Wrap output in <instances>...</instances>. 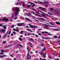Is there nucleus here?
Returning a JSON list of instances; mask_svg holds the SVG:
<instances>
[{
	"label": "nucleus",
	"mask_w": 60,
	"mask_h": 60,
	"mask_svg": "<svg viewBox=\"0 0 60 60\" xmlns=\"http://www.w3.org/2000/svg\"><path fill=\"white\" fill-rule=\"evenodd\" d=\"M14 9H15V11L16 12H15V14L16 16H17V15H19V8L17 7H16L14 8Z\"/></svg>",
	"instance_id": "1"
},
{
	"label": "nucleus",
	"mask_w": 60,
	"mask_h": 60,
	"mask_svg": "<svg viewBox=\"0 0 60 60\" xmlns=\"http://www.w3.org/2000/svg\"><path fill=\"white\" fill-rule=\"evenodd\" d=\"M27 55L28 56V57L26 58V60H29V59H30L31 58V56L30 55H29V53H28Z\"/></svg>",
	"instance_id": "2"
},
{
	"label": "nucleus",
	"mask_w": 60,
	"mask_h": 60,
	"mask_svg": "<svg viewBox=\"0 0 60 60\" xmlns=\"http://www.w3.org/2000/svg\"><path fill=\"white\" fill-rule=\"evenodd\" d=\"M28 25L30 26V27L31 28H37L38 27L37 26H33V25L30 24H28Z\"/></svg>",
	"instance_id": "3"
},
{
	"label": "nucleus",
	"mask_w": 60,
	"mask_h": 60,
	"mask_svg": "<svg viewBox=\"0 0 60 60\" xmlns=\"http://www.w3.org/2000/svg\"><path fill=\"white\" fill-rule=\"evenodd\" d=\"M40 11V12H41V13H42V14H43V15H41V16H43L45 18H47V17L45 16V15H46V14H45V13H44V12H42L41 11Z\"/></svg>",
	"instance_id": "4"
},
{
	"label": "nucleus",
	"mask_w": 60,
	"mask_h": 60,
	"mask_svg": "<svg viewBox=\"0 0 60 60\" xmlns=\"http://www.w3.org/2000/svg\"><path fill=\"white\" fill-rule=\"evenodd\" d=\"M17 25L18 26H22L23 25V23H18L17 24Z\"/></svg>",
	"instance_id": "5"
},
{
	"label": "nucleus",
	"mask_w": 60,
	"mask_h": 60,
	"mask_svg": "<svg viewBox=\"0 0 60 60\" xmlns=\"http://www.w3.org/2000/svg\"><path fill=\"white\" fill-rule=\"evenodd\" d=\"M4 19H2L3 21H8V19H6L5 18H4Z\"/></svg>",
	"instance_id": "6"
},
{
	"label": "nucleus",
	"mask_w": 60,
	"mask_h": 60,
	"mask_svg": "<svg viewBox=\"0 0 60 60\" xmlns=\"http://www.w3.org/2000/svg\"><path fill=\"white\" fill-rule=\"evenodd\" d=\"M42 38L43 39H50V38H48L47 37H45V38H44V37L43 36L42 37Z\"/></svg>",
	"instance_id": "7"
},
{
	"label": "nucleus",
	"mask_w": 60,
	"mask_h": 60,
	"mask_svg": "<svg viewBox=\"0 0 60 60\" xmlns=\"http://www.w3.org/2000/svg\"><path fill=\"white\" fill-rule=\"evenodd\" d=\"M5 31H6V30L4 29H2L1 30L2 32H3V33H4Z\"/></svg>",
	"instance_id": "8"
},
{
	"label": "nucleus",
	"mask_w": 60,
	"mask_h": 60,
	"mask_svg": "<svg viewBox=\"0 0 60 60\" xmlns=\"http://www.w3.org/2000/svg\"><path fill=\"white\" fill-rule=\"evenodd\" d=\"M56 24L57 25H60V23L58 22H55Z\"/></svg>",
	"instance_id": "9"
},
{
	"label": "nucleus",
	"mask_w": 60,
	"mask_h": 60,
	"mask_svg": "<svg viewBox=\"0 0 60 60\" xmlns=\"http://www.w3.org/2000/svg\"><path fill=\"white\" fill-rule=\"evenodd\" d=\"M26 19L27 20H28V21H29V22H32V21L30 20V19H29L28 18H26Z\"/></svg>",
	"instance_id": "10"
},
{
	"label": "nucleus",
	"mask_w": 60,
	"mask_h": 60,
	"mask_svg": "<svg viewBox=\"0 0 60 60\" xmlns=\"http://www.w3.org/2000/svg\"><path fill=\"white\" fill-rule=\"evenodd\" d=\"M45 0H44V4H49V2H48L47 1H44Z\"/></svg>",
	"instance_id": "11"
},
{
	"label": "nucleus",
	"mask_w": 60,
	"mask_h": 60,
	"mask_svg": "<svg viewBox=\"0 0 60 60\" xmlns=\"http://www.w3.org/2000/svg\"><path fill=\"white\" fill-rule=\"evenodd\" d=\"M28 4H31L30 5H32V4H34V3H32L31 2H28Z\"/></svg>",
	"instance_id": "12"
},
{
	"label": "nucleus",
	"mask_w": 60,
	"mask_h": 60,
	"mask_svg": "<svg viewBox=\"0 0 60 60\" xmlns=\"http://www.w3.org/2000/svg\"><path fill=\"white\" fill-rule=\"evenodd\" d=\"M54 38H55V39H58L57 36L56 35L54 36L53 37Z\"/></svg>",
	"instance_id": "13"
},
{
	"label": "nucleus",
	"mask_w": 60,
	"mask_h": 60,
	"mask_svg": "<svg viewBox=\"0 0 60 60\" xmlns=\"http://www.w3.org/2000/svg\"><path fill=\"white\" fill-rule=\"evenodd\" d=\"M23 32H24L23 31V30H22L21 31V32L19 33V34H22L23 33Z\"/></svg>",
	"instance_id": "14"
},
{
	"label": "nucleus",
	"mask_w": 60,
	"mask_h": 60,
	"mask_svg": "<svg viewBox=\"0 0 60 60\" xmlns=\"http://www.w3.org/2000/svg\"><path fill=\"white\" fill-rule=\"evenodd\" d=\"M5 56H6V55H3L2 56H0V57L2 58L3 57H4Z\"/></svg>",
	"instance_id": "15"
},
{
	"label": "nucleus",
	"mask_w": 60,
	"mask_h": 60,
	"mask_svg": "<svg viewBox=\"0 0 60 60\" xmlns=\"http://www.w3.org/2000/svg\"><path fill=\"white\" fill-rule=\"evenodd\" d=\"M38 3L39 4H43V2H41V1L38 2Z\"/></svg>",
	"instance_id": "16"
},
{
	"label": "nucleus",
	"mask_w": 60,
	"mask_h": 60,
	"mask_svg": "<svg viewBox=\"0 0 60 60\" xmlns=\"http://www.w3.org/2000/svg\"><path fill=\"white\" fill-rule=\"evenodd\" d=\"M18 45H19V46H20V47H22V48L23 47L22 46V45H20V44H17V45L18 46Z\"/></svg>",
	"instance_id": "17"
},
{
	"label": "nucleus",
	"mask_w": 60,
	"mask_h": 60,
	"mask_svg": "<svg viewBox=\"0 0 60 60\" xmlns=\"http://www.w3.org/2000/svg\"><path fill=\"white\" fill-rule=\"evenodd\" d=\"M3 28L4 29H5L6 28V26L5 25H4V26H3Z\"/></svg>",
	"instance_id": "18"
},
{
	"label": "nucleus",
	"mask_w": 60,
	"mask_h": 60,
	"mask_svg": "<svg viewBox=\"0 0 60 60\" xmlns=\"http://www.w3.org/2000/svg\"><path fill=\"white\" fill-rule=\"evenodd\" d=\"M1 51L2 53H4V52H5V51H4V50H1Z\"/></svg>",
	"instance_id": "19"
},
{
	"label": "nucleus",
	"mask_w": 60,
	"mask_h": 60,
	"mask_svg": "<svg viewBox=\"0 0 60 60\" xmlns=\"http://www.w3.org/2000/svg\"><path fill=\"white\" fill-rule=\"evenodd\" d=\"M35 5H35V4H33V5H32V8H33V7H34V6H35Z\"/></svg>",
	"instance_id": "20"
},
{
	"label": "nucleus",
	"mask_w": 60,
	"mask_h": 60,
	"mask_svg": "<svg viewBox=\"0 0 60 60\" xmlns=\"http://www.w3.org/2000/svg\"><path fill=\"white\" fill-rule=\"evenodd\" d=\"M45 50H46V49L45 48V47H44V48L42 49V51H44Z\"/></svg>",
	"instance_id": "21"
},
{
	"label": "nucleus",
	"mask_w": 60,
	"mask_h": 60,
	"mask_svg": "<svg viewBox=\"0 0 60 60\" xmlns=\"http://www.w3.org/2000/svg\"><path fill=\"white\" fill-rule=\"evenodd\" d=\"M27 31H30L31 32H32V31H31V30H30L27 29Z\"/></svg>",
	"instance_id": "22"
},
{
	"label": "nucleus",
	"mask_w": 60,
	"mask_h": 60,
	"mask_svg": "<svg viewBox=\"0 0 60 60\" xmlns=\"http://www.w3.org/2000/svg\"><path fill=\"white\" fill-rule=\"evenodd\" d=\"M39 19H42V20H45V19H44L43 18H39Z\"/></svg>",
	"instance_id": "23"
},
{
	"label": "nucleus",
	"mask_w": 60,
	"mask_h": 60,
	"mask_svg": "<svg viewBox=\"0 0 60 60\" xmlns=\"http://www.w3.org/2000/svg\"><path fill=\"white\" fill-rule=\"evenodd\" d=\"M29 40H30L31 41H34V39L32 38H31V39H30Z\"/></svg>",
	"instance_id": "24"
},
{
	"label": "nucleus",
	"mask_w": 60,
	"mask_h": 60,
	"mask_svg": "<svg viewBox=\"0 0 60 60\" xmlns=\"http://www.w3.org/2000/svg\"><path fill=\"white\" fill-rule=\"evenodd\" d=\"M15 4L16 5H19V2H17V3Z\"/></svg>",
	"instance_id": "25"
},
{
	"label": "nucleus",
	"mask_w": 60,
	"mask_h": 60,
	"mask_svg": "<svg viewBox=\"0 0 60 60\" xmlns=\"http://www.w3.org/2000/svg\"><path fill=\"white\" fill-rule=\"evenodd\" d=\"M42 10H47L46 9H45L44 8H42Z\"/></svg>",
	"instance_id": "26"
},
{
	"label": "nucleus",
	"mask_w": 60,
	"mask_h": 60,
	"mask_svg": "<svg viewBox=\"0 0 60 60\" xmlns=\"http://www.w3.org/2000/svg\"><path fill=\"white\" fill-rule=\"evenodd\" d=\"M43 57H44V58H45V57H46V56L45 55H43Z\"/></svg>",
	"instance_id": "27"
},
{
	"label": "nucleus",
	"mask_w": 60,
	"mask_h": 60,
	"mask_svg": "<svg viewBox=\"0 0 60 60\" xmlns=\"http://www.w3.org/2000/svg\"><path fill=\"white\" fill-rule=\"evenodd\" d=\"M14 27V25H13L11 26V28H12L13 27Z\"/></svg>",
	"instance_id": "28"
},
{
	"label": "nucleus",
	"mask_w": 60,
	"mask_h": 60,
	"mask_svg": "<svg viewBox=\"0 0 60 60\" xmlns=\"http://www.w3.org/2000/svg\"><path fill=\"white\" fill-rule=\"evenodd\" d=\"M19 40L20 41H22V38H19Z\"/></svg>",
	"instance_id": "29"
},
{
	"label": "nucleus",
	"mask_w": 60,
	"mask_h": 60,
	"mask_svg": "<svg viewBox=\"0 0 60 60\" xmlns=\"http://www.w3.org/2000/svg\"><path fill=\"white\" fill-rule=\"evenodd\" d=\"M31 5H28L27 6V7L28 8H29V7H30V6H31Z\"/></svg>",
	"instance_id": "30"
},
{
	"label": "nucleus",
	"mask_w": 60,
	"mask_h": 60,
	"mask_svg": "<svg viewBox=\"0 0 60 60\" xmlns=\"http://www.w3.org/2000/svg\"><path fill=\"white\" fill-rule=\"evenodd\" d=\"M6 41H4L3 42V43H6Z\"/></svg>",
	"instance_id": "31"
},
{
	"label": "nucleus",
	"mask_w": 60,
	"mask_h": 60,
	"mask_svg": "<svg viewBox=\"0 0 60 60\" xmlns=\"http://www.w3.org/2000/svg\"><path fill=\"white\" fill-rule=\"evenodd\" d=\"M11 33V31H10L9 32L8 34L9 35H10V33Z\"/></svg>",
	"instance_id": "32"
},
{
	"label": "nucleus",
	"mask_w": 60,
	"mask_h": 60,
	"mask_svg": "<svg viewBox=\"0 0 60 60\" xmlns=\"http://www.w3.org/2000/svg\"><path fill=\"white\" fill-rule=\"evenodd\" d=\"M0 54L1 55H4V53H3V52H0Z\"/></svg>",
	"instance_id": "33"
},
{
	"label": "nucleus",
	"mask_w": 60,
	"mask_h": 60,
	"mask_svg": "<svg viewBox=\"0 0 60 60\" xmlns=\"http://www.w3.org/2000/svg\"><path fill=\"white\" fill-rule=\"evenodd\" d=\"M6 34H5L4 37V38L5 39V37H6Z\"/></svg>",
	"instance_id": "34"
},
{
	"label": "nucleus",
	"mask_w": 60,
	"mask_h": 60,
	"mask_svg": "<svg viewBox=\"0 0 60 60\" xmlns=\"http://www.w3.org/2000/svg\"><path fill=\"white\" fill-rule=\"evenodd\" d=\"M22 6H23V7H24V6L25 5V4H22Z\"/></svg>",
	"instance_id": "35"
},
{
	"label": "nucleus",
	"mask_w": 60,
	"mask_h": 60,
	"mask_svg": "<svg viewBox=\"0 0 60 60\" xmlns=\"http://www.w3.org/2000/svg\"><path fill=\"white\" fill-rule=\"evenodd\" d=\"M32 9L33 10H34V11H36V10L35 9H33V8H32Z\"/></svg>",
	"instance_id": "36"
},
{
	"label": "nucleus",
	"mask_w": 60,
	"mask_h": 60,
	"mask_svg": "<svg viewBox=\"0 0 60 60\" xmlns=\"http://www.w3.org/2000/svg\"><path fill=\"white\" fill-rule=\"evenodd\" d=\"M47 13L48 14H49V15H52V14H50L49 13L47 12Z\"/></svg>",
	"instance_id": "37"
},
{
	"label": "nucleus",
	"mask_w": 60,
	"mask_h": 60,
	"mask_svg": "<svg viewBox=\"0 0 60 60\" xmlns=\"http://www.w3.org/2000/svg\"><path fill=\"white\" fill-rule=\"evenodd\" d=\"M30 34H31V35H33V36L34 35V34H32L31 33H30Z\"/></svg>",
	"instance_id": "38"
},
{
	"label": "nucleus",
	"mask_w": 60,
	"mask_h": 60,
	"mask_svg": "<svg viewBox=\"0 0 60 60\" xmlns=\"http://www.w3.org/2000/svg\"><path fill=\"white\" fill-rule=\"evenodd\" d=\"M48 35H50V36H51V35H52V34H49V33H48Z\"/></svg>",
	"instance_id": "39"
},
{
	"label": "nucleus",
	"mask_w": 60,
	"mask_h": 60,
	"mask_svg": "<svg viewBox=\"0 0 60 60\" xmlns=\"http://www.w3.org/2000/svg\"><path fill=\"white\" fill-rule=\"evenodd\" d=\"M27 50H29V47H28V46H27Z\"/></svg>",
	"instance_id": "40"
},
{
	"label": "nucleus",
	"mask_w": 60,
	"mask_h": 60,
	"mask_svg": "<svg viewBox=\"0 0 60 60\" xmlns=\"http://www.w3.org/2000/svg\"><path fill=\"white\" fill-rule=\"evenodd\" d=\"M13 33L14 34H16V32L14 31H13Z\"/></svg>",
	"instance_id": "41"
},
{
	"label": "nucleus",
	"mask_w": 60,
	"mask_h": 60,
	"mask_svg": "<svg viewBox=\"0 0 60 60\" xmlns=\"http://www.w3.org/2000/svg\"><path fill=\"white\" fill-rule=\"evenodd\" d=\"M49 23L50 24H51V25H52V26H54V25L53 24H52V23H51L50 22H49Z\"/></svg>",
	"instance_id": "42"
},
{
	"label": "nucleus",
	"mask_w": 60,
	"mask_h": 60,
	"mask_svg": "<svg viewBox=\"0 0 60 60\" xmlns=\"http://www.w3.org/2000/svg\"><path fill=\"white\" fill-rule=\"evenodd\" d=\"M35 15L36 16H40L39 15H38L37 14H35Z\"/></svg>",
	"instance_id": "43"
},
{
	"label": "nucleus",
	"mask_w": 60,
	"mask_h": 60,
	"mask_svg": "<svg viewBox=\"0 0 60 60\" xmlns=\"http://www.w3.org/2000/svg\"><path fill=\"white\" fill-rule=\"evenodd\" d=\"M39 35H40V36H41V34L39 33L38 34Z\"/></svg>",
	"instance_id": "44"
},
{
	"label": "nucleus",
	"mask_w": 60,
	"mask_h": 60,
	"mask_svg": "<svg viewBox=\"0 0 60 60\" xmlns=\"http://www.w3.org/2000/svg\"><path fill=\"white\" fill-rule=\"evenodd\" d=\"M19 29H17L16 30V32H18L19 31Z\"/></svg>",
	"instance_id": "45"
},
{
	"label": "nucleus",
	"mask_w": 60,
	"mask_h": 60,
	"mask_svg": "<svg viewBox=\"0 0 60 60\" xmlns=\"http://www.w3.org/2000/svg\"><path fill=\"white\" fill-rule=\"evenodd\" d=\"M30 34H29V33H28L27 34V35H28V36L29 35H30Z\"/></svg>",
	"instance_id": "46"
},
{
	"label": "nucleus",
	"mask_w": 60,
	"mask_h": 60,
	"mask_svg": "<svg viewBox=\"0 0 60 60\" xmlns=\"http://www.w3.org/2000/svg\"><path fill=\"white\" fill-rule=\"evenodd\" d=\"M13 35H13V34L12 33V34H11V36H13Z\"/></svg>",
	"instance_id": "47"
},
{
	"label": "nucleus",
	"mask_w": 60,
	"mask_h": 60,
	"mask_svg": "<svg viewBox=\"0 0 60 60\" xmlns=\"http://www.w3.org/2000/svg\"><path fill=\"white\" fill-rule=\"evenodd\" d=\"M16 43H17V42H16L14 43L13 44H14V45H15V44H16Z\"/></svg>",
	"instance_id": "48"
},
{
	"label": "nucleus",
	"mask_w": 60,
	"mask_h": 60,
	"mask_svg": "<svg viewBox=\"0 0 60 60\" xmlns=\"http://www.w3.org/2000/svg\"><path fill=\"white\" fill-rule=\"evenodd\" d=\"M13 29H14V31H16V29H15V28H13Z\"/></svg>",
	"instance_id": "49"
},
{
	"label": "nucleus",
	"mask_w": 60,
	"mask_h": 60,
	"mask_svg": "<svg viewBox=\"0 0 60 60\" xmlns=\"http://www.w3.org/2000/svg\"><path fill=\"white\" fill-rule=\"evenodd\" d=\"M29 44H30V45H32V43L30 42H29Z\"/></svg>",
	"instance_id": "50"
},
{
	"label": "nucleus",
	"mask_w": 60,
	"mask_h": 60,
	"mask_svg": "<svg viewBox=\"0 0 60 60\" xmlns=\"http://www.w3.org/2000/svg\"><path fill=\"white\" fill-rule=\"evenodd\" d=\"M35 36L36 37H38V35H35Z\"/></svg>",
	"instance_id": "51"
},
{
	"label": "nucleus",
	"mask_w": 60,
	"mask_h": 60,
	"mask_svg": "<svg viewBox=\"0 0 60 60\" xmlns=\"http://www.w3.org/2000/svg\"><path fill=\"white\" fill-rule=\"evenodd\" d=\"M36 12V13H37L38 14H40V13H38V12H36V11L35 12Z\"/></svg>",
	"instance_id": "52"
},
{
	"label": "nucleus",
	"mask_w": 60,
	"mask_h": 60,
	"mask_svg": "<svg viewBox=\"0 0 60 60\" xmlns=\"http://www.w3.org/2000/svg\"><path fill=\"white\" fill-rule=\"evenodd\" d=\"M45 33L46 34H48V32L46 31H45Z\"/></svg>",
	"instance_id": "53"
},
{
	"label": "nucleus",
	"mask_w": 60,
	"mask_h": 60,
	"mask_svg": "<svg viewBox=\"0 0 60 60\" xmlns=\"http://www.w3.org/2000/svg\"><path fill=\"white\" fill-rule=\"evenodd\" d=\"M41 47H43V44H42V43H41Z\"/></svg>",
	"instance_id": "54"
},
{
	"label": "nucleus",
	"mask_w": 60,
	"mask_h": 60,
	"mask_svg": "<svg viewBox=\"0 0 60 60\" xmlns=\"http://www.w3.org/2000/svg\"><path fill=\"white\" fill-rule=\"evenodd\" d=\"M49 57L50 59H51V57H50V56H49Z\"/></svg>",
	"instance_id": "55"
},
{
	"label": "nucleus",
	"mask_w": 60,
	"mask_h": 60,
	"mask_svg": "<svg viewBox=\"0 0 60 60\" xmlns=\"http://www.w3.org/2000/svg\"><path fill=\"white\" fill-rule=\"evenodd\" d=\"M17 19V17H15V20H16Z\"/></svg>",
	"instance_id": "56"
},
{
	"label": "nucleus",
	"mask_w": 60,
	"mask_h": 60,
	"mask_svg": "<svg viewBox=\"0 0 60 60\" xmlns=\"http://www.w3.org/2000/svg\"><path fill=\"white\" fill-rule=\"evenodd\" d=\"M32 17H33V18H34V19H36V18L35 17H34V16H32Z\"/></svg>",
	"instance_id": "57"
},
{
	"label": "nucleus",
	"mask_w": 60,
	"mask_h": 60,
	"mask_svg": "<svg viewBox=\"0 0 60 60\" xmlns=\"http://www.w3.org/2000/svg\"><path fill=\"white\" fill-rule=\"evenodd\" d=\"M10 56L11 57H13V55H10Z\"/></svg>",
	"instance_id": "58"
},
{
	"label": "nucleus",
	"mask_w": 60,
	"mask_h": 60,
	"mask_svg": "<svg viewBox=\"0 0 60 60\" xmlns=\"http://www.w3.org/2000/svg\"><path fill=\"white\" fill-rule=\"evenodd\" d=\"M0 26H2V25L1 24H0Z\"/></svg>",
	"instance_id": "59"
},
{
	"label": "nucleus",
	"mask_w": 60,
	"mask_h": 60,
	"mask_svg": "<svg viewBox=\"0 0 60 60\" xmlns=\"http://www.w3.org/2000/svg\"><path fill=\"white\" fill-rule=\"evenodd\" d=\"M26 15H27L28 16H29V15H28L27 13H26Z\"/></svg>",
	"instance_id": "60"
},
{
	"label": "nucleus",
	"mask_w": 60,
	"mask_h": 60,
	"mask_svg": "<svg viewBox=\"0 0 60 60\" xmlns=\"http://www.w3.org/2000/svg\"><path fill=\"white\" fill-rule=\"evenodd\" d=\"M58 39H60V36H59V37H58Z\"/></svg>",
	"instance_id": "61"
},
{
	"label": "nucleus",
	"mask_w": 60,
	"mask_h": 60,
	"mask_svg": "<svg viewBox=\"0 0 60 60\" xmlns=\"http://www.w3.org/2000/svg\"><path fill=\"white\" fill-rule=\"evenodd\" d=\"M28 50V53H29V52L30 51V50H29H29Z\"/></svg>",
	"instance_id": "62"
},
{
	"label": "nucleus",
	"mask_w": 60,
	"mask_h": 60,
	"mask_svg": "<svg viewBox=\"0 0 60 60\" xmlns=\"http://www.w3.org/2000/svg\"><path fill=\"white\" fill-rule=\"evenodd\" d=\"M16 60V58H14V60Z\"/></svg>",
	"instance_id": "63"
},
{
	"label": "nucleus",
	"mask_w": 60,
	"mask_h": 60,
	"mask_svg": "<svg viewBox=\"0 0 60 60\" xmlns=\"http://www.w3.org/2000/svg\"><path fill=\"white\" fill-rule=\"evenodd\" d=\"M42 60H46V59H43Z\"/></svg>",
	"instance_id": "64"
}]
</instances>
